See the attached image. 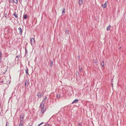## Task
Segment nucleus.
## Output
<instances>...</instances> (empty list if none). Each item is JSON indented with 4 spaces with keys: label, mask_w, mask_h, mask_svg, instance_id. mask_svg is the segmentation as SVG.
<instances>
[{
    "label": "nucleus",
    "mask_w": 126,
    "mask_h": 126,
    "mask_svg": "<svg viewBox=\"0 0 126 126\" xmlns=\"http://www.w3.org/2000/svg\"><path fill=\"white\" fill-rule=\"evenodd\" d=\"M7 126V125L6 124V126Z\"/></svg>",
    "instance_id": "nucleus-32"
},
{
    "label": "nucleus",
    "mask_w": 126,
    "mask_h": 126,
    "mask_svg": "<svg viewBox=\"0 0 126 126\" xmlns=\"http://www.w3.org/2000/svg\"><path fill=\"white\" fill-rule=\"evenodd\" d=\"M101 64L102 65V67H104V61H103L101 63Z\"/></svg>",
    "instance_id": "nucleus-12"
},
{
    "label": "nucleus",
    "mask_w": 126,
    "mask_h": 126,
    "mask_svg": "<svg viewBox=\"0 0 126 126\" xmlns=\"http://www.w3.org/2000/svg\"><path fill=\"white\" fill-rule=\"evenodd\" d=\"M23 122H20L19 126H23Z\"/></svg>",
    "instance_id": "nucleus-11"
},
{
    "label": "nucleus",
    "mask_w": 126,
    "mask_h": 126,
    "mask_svg": "<svg viewBox=\"0 0 126 126\" xmlns=\"http://www.w3.org/2000/svg\"><path fill=\"white\" fill-rule=\"evenodd\" d=\"M32 125H29V126H32Z\"/></svg>",
    "instance_id": "nucleus-28"
},
{
    "label": "nucleus",
    "mask_w": 126,
    "mask_h": 126,
    "mask_svg": "<svg viewBox=\"0 0 126 126\" xmlns=\"http://www.w3.org/2000/svg\"><path fill=\"white\" fill-rule=\"evenodd\" d=\"M53 62L52 61H51V62H50V66H51L52 67V66H53Z\"/></svg>",
    "instance_id": "nucleus-15"
},
{
    "label": "nucleus",
    "mask_w": 126,
    "mask_h": 126,
    "mask_svg": "<svg viewBox=\"0 0 126 126\" xmlns=\"http://www.w3.org/2000/svg\"><path fill=\"white\" fill-rule=\"evenodd\" d=\"M44 123L43 122H42L41 123H40V124H39V125H38V126H40V125H42Z\"/></svg>",
    "instance_id": "nucleus-23"
},
{
    "label": "nucleus",
    "mask_w": 126,
    "mask_h": 126,
    "mask_svg": "<svg viewBox=\"0 0 126 126\" xmlns=\"http://www.w3.org/2000/svg\"><path fill=\"white\" fill-rule=\"evenodd\" d=\"M47 97H45L44 99V101H46V100L47 99Z\"/></svg>",
    "instance_id": "nucleus-22"
},
{
    "label": "nucleus",
    "mask_w": 126,
    "mask_h": 126,
    "mask_svg": "<svg viewBox=\"0 0 126 126\" xmlns=\"http://www.w3.org/2000/svg\"><path fill=\"white\" fill-rule=\"evenodd\" d=\"M14 15L16 18L17 17V15L16 12L14 13Z\"/></svg>",
    "instance_id": "nucleus-10"
},
{
    "label": "nucleus",
    "mask_w": 126,
    "mask_h": 126,
    "mask_svg": "<svg viewBox=\"0 0 126 126\" xmlns=\"http://www.w3.org/2000/svg\"><path fill=\"white\" fill-rule=\"evenodd\" d=\"M40 108L41 109V112L43 113L46 110L45 108L44 107V104L42 103L40 106Z\"/></svg>",
    "instance_id": "nucleus-1"
},
{
    "label": "nucleus",
    "mask_w": 126,
    "mask_h": 126,
    "mask_svg": "<svg viewBox=\"0 0 126 126\" xmlns=\"http://www.w3.org/2000/svg\"><path fill=\"white\" fill-rule=\"evenodd\" d=\"M1 59H0V62H1Z\"/></svg>",
    "instance_id": "nucleus-30"
},
{
    "label": "nucleus",
    "mask_w": 126,
    "mask_h": 126,
    "mask_svg": "<svg viewBox=\"0 0 126 126\" xmlns=\"http://www.w3.org/2000/svg\"><path fill=\"white\" fill-rule=\"evenodd\" d=\"M23 118L22 117H20V122H23Z\"/></svg>",
    "instance_id": "nucleus-14"
},
{
    "label": "nucleus",
    "mask_w": 126,
    "mask_h": 126,
    "mask_svg": "<svg viewBox=\"0 0 126 126\" xmlns=\"http://www.w3.org/2000/svg\"><path fill=\"white\" fill-rule=\"evenodd\" d=\"M28 81L27 80L25 81V87L28 86Z\"/></svg>",
    "instance_id": "nucleus-4"
},
{
    "label": "nucleus",
    "mask_w": 126,
    "mask_h": 126,
    "mask_svg": "<svg viewBox=\"0 0 126 126\" xmlns=\"http://www.w3.org/2000/svg\"><path fill=\"white\" fill-rule=\"evenodd\" d=\"M23 17H24V18L25 19H26L27 18V16L26 15H23Z\"/></svg>",
    "instance_id": "nucleus-17"
},
{
    "label": "nucleus",
    "mask_w": 126,
    "mask_h": 126,
    "mask_svg": "<svg viewBox=\"0 0 126 126\" xmlns=\"http://www.w3.org/2000/svg\"><path fill=\"white\" fill-rule=\"evenodd\" d=\"M45 126H49V125L48 124H47Z\"/></svg>",
    "instance_id": "nucleus-24"
},
{
    "label": "nucleus",
    "mask_w": 126,
    "mask_h": 126,
    "mask_svg": "<svg viewBox=\"0 0 126 126\" xmlns=\"http://www.w3.org/2000/svg\"><path fill=\"white\" fill-rule=\"evenodd\" d=\"M18 30L19 31V33L21 34L22 32V30L19 27L18 28Z\"/></svg>",
    "instance_id": "nucleus-6"
},
{
    "label": "nucleus",
    "mask_w": 126,
    "mask_h": 126,
    "mask_svg": "<svg viewBox=\"0 0 126 126\" xmlns=\"http://www.w3.org/2000/svg\"><path fill=\"white\" fill-rule=\"evenodd\" d=\"M26 75H28V70H26Z\"/></svg>",
    "instance_id": "nucleus-19"
},
{
    "label": "nucleus",
    "mask_w": 126,
    "mask_h": 126,
    "mask_svg": "<svg viewBox=\"0 0 126 126\" xmlns=\"http://www.w3.org/2000/svg\"><path fill=\"white\" fill-rule=\"evenodd\" d=\"M65 32V33L67 34H68L69 33V31L68 30H66Z\"/></svg>",
    "instance_id": "nucleus-21"
},
{
    "label": "nucleus",
    "mask_w": 126,
    "mask_h": 126,
    "mask_svg": "<svg viewBox=\"0 0 126 126\" xmlns=\"http://www.w3.org/2000/svg\"><path fill=\"white\" fill-rule=\"evenodd\" d=\"M37 95L38 97L40 98L42 96V94L40 93H38L37 94Z\"/></svg>",
    "instance_id": "nucleus-8"
},
{
    "label": "nucleus",
    "mask_w": 126,
    "mask_h": 126,
    "mask_svg": "<svg viewBox=\"0 0 126 126\" xmlns=\"http://www.w3.org/2000/svg\"><path fill=\"white\" fill-rule=\"evenodd\" d=\"M107 2L106 1L104 4H102V6L103 8H104L107 7Z\"/></svg>",
    "instance_id": "nucleus-3"
},
{
    "label": "nucleus",
    "mask_w": 126,
    "mask_h": 126,
    "mask_svg": "<svg viewBox=\"0 0 126 126\" xmlns=\"http://www.w3.org/2000/svg\"><path fill=\"white\" fill-rule=\"evenodd\" d=\"M13 1L15 3H17L18 1L17 0H13Z\"/></svg>",
    "instance_id": "nucleus-16"
},
{
    "label": "nucleus",
    "mask_w": 126,
    "mask_h": 126,
    "mask_svg": "<svg viewBox=\"0 0 126 126\" xmlns=\"http://www.w3.org/2000/svg\"><path fill=\"white\" fill-rule=\"evenodd\" d=\"M22 117L23 118H24V117H23V115H21L20 116V117Z\"/></svg>",
    "instance_id": "nucleus-26"
},
{
    "label": "nucleus",
    "mask_w": 126,
    "mask_h": 126,
    "mask_svg": "<svg viewBox=\"0 0 126 126\" xmlns=\"http://www.w3.org/2000/svg\"><path fill=\"white\" fill-rule=\"evenodd\" d=\"M83 3V0H79V6H81Z\"/></svg>",
    "instance_id": "nucleus-5"
},
{
    "label": "nucleus",
    "mask_w": 126,
    "mask_h": 126,
    "mask_svg": "<svg viewBox=\"0 0 126 126\" xmlns=\"http://www.w3.org/2000/svg\"><path fill=\"white\" fill-rule=\"evenodd\" d=\"M34 38H32L31 39V43L32 45L34 44L35 42Z\"/></svg>",
    "instance_id": "nucleus-2"
},
{
    "label": "nucleus",
    "mask_w": 126,
    "mask_h": 126,
    "mask_svg": "<svg viewBox=\"0 0 126 126\" xmlns=\"http://www.w3.org/2000/svg\"><path fill=\"white\" fill-rule=\"evenodd\" d=\"M79 70L80 72H81L82 71V69L81 67L80 66L79 67Z\"/></svg>",
    "instance_id": "nucleus-13"
},
{
    "label": "nucleus",
    "mask_w": 126,
    "mask_h": 126,
    "mask_svg": "<svg viewBox=\"0 0 126 126\" xmlns=\"http://www.w3.org/2000/svg\"><path fill=\"white\" fill-rule=\"evenodd\" d=\"M65 12V9L64 8L63 9V10L62 13V14H64Z\"/></svg>",
    "instance_id": "nucleus-18"
},
{
    "label": "nucleus",
    "mask_w": 126,
    "mask_h": 126,
    "mask_svg": "<svg viewBox=\"0 0 126 126\" xmlns=\"http://www.w3.org/2000/svg\"><path fill=\"white\" fill-rule=\"evenodd\" d=\"M111 27V25H109L107 28V30L108 31L110 30Z\"/></svg>",
    "instance_id": "nucleus-7"
},
{
    "label": "nucleus",
    "mask_w": 126,
    "mask_h": 126,
    "mask_svg": "<svg viewBox=\"0 0 126 126\" xmlns=\"http://www.w3.org/2000/svg\"><path fill=\"white\" fill-rule=\"evenodd\" d=\"M78 101V99H76L72 103V104H74L75 103H77Z\"/></svg>",
    "instance_id": "nucleus-9"
},
{
    "label": "nucleus",
    "mask_w": 126,
    "mask_h": 126,
    "mask_svg": "<svg viewBox=\"0 0 126 126\" xmlns=\"http://www.w3.org/2000/svg\"><path fill=\"white\" fill-rule=\"evenodd\" d=\"M57 98L59 99L60 97V96L59 95L57 94Z\"/></svg>",
    "instance_id": "nucleus-20"
},
{
    "label": "nucleus",
    "mask_w": 126,
    "mask_h": 126,
    "mask_svg": "<svg viewBox=\"0 0 126 126\" xmlns=\"http://www.w3.org/2000/svg\"><path fill=\"white\" fill-rule=\"evenodd\" d=\"M81 125V124H80V123H79V125Z\"/></svg>",
    "instance_id": "nucleus-27"
},
{
    "label": "nucleus",
    "mask_w": 126,
    "mask_h": 126,
    "mask_svg": "<svg viewBox=\"0 0 126 126\" xmlns=\"http://www.w3.org/2000/svg\"><path fill=\"white\" fill-rule=\"evenodd\" d=\"M78 74H79V73L78 72Z\"/></svg>",
    "instance_id": "nucleus-31"
},
{
    "label": "nucleus",
    "mask_w": 126,
    "mask_h": 126,
    "mask_svg": "<svg viewBox=\"0 0 126 126\" xmlns=\"http://www.w3.org/2000/svg\"><path fill=\"white\" fill-rule=\"evenodd\" d=\"M1 54H2V53H1V52L0 51V57H1Z\"/></svg>",
    "instance_id": "nucleus-25"
},
{
    "label": "nucleus",
    "mask_w": 126,
    "mask_h": 126,
    "mask_svg": "<svg viewBox=\"0 0 126 126\" xmlns=\"http://www.w3.org/2000/svg\"><path fill=\"white\" fill-rule=\"evenodd\" d=\"M95 63H96L97 62H95Z\"/></svg>",
    "instance_id": "nucleus-29"
}]
</instances>
